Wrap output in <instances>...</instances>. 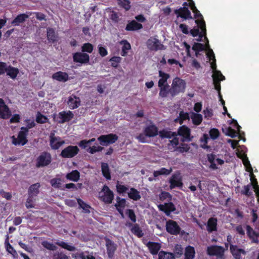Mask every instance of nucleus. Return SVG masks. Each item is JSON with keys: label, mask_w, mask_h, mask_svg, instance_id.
Segmentation results:
<instances>
[{"label": "nucleus", "mask_w": 259, "mask_h": 259, "mask_svg": "<svg viewBox=\"0 0 259 259\" xmlns=\"http://www.w3.org/2000/svg\"><path fill=\"white\" fill-rule=\"evenodd\" d=\"M190 117H191L189 114L187 112H184V111H181L179 113V116L176 119V122H179L181 124H182L184 121L186 120H190Z\"/></svg>", "instance_id": "44"}, {"label": "nucleus", "mask_w": 259, "mask_h": 259, "mask_svg": "<svg viewBox=\"0 0 259 259\" xmlns=\"http://www.w3.org/2000/svg\"><path fill=\"white\" fill-rule=\"evenodd\" d=\"M93 50V46L90 43H85L82 46V51L91 53Z\"/></svg>", "instance_id": "58"}, {"label": "nucleus", "mask_w": 259, "mask_h": 259, "mask_svg": "<svg viewBox=\"0 0 259 259\" xmlns=\"http://www.w3.org/2000/svg\"><path fill=\"white\" fill-rule=\"evenodd\" d=\"M158 74L160 77L158 82V87H160L161 85L168 84L167 80L169 78V75L162 71L161 70L159 71Z\"/></svg>", "instance_id": "28"}, {"label": "nucleus", "mask_w": 259, "mask_h": 259, "mask_svg": "<svg viewBox=\"0 0 259 259\" xmlns=\"http://www.w3.org/2000/svg\"><path fill=\"white\" fill-rule=\"evenodd\" d=\"M103 149V148L101 146H93L92 147H89L87 149V151L91 154H94L97 152L101 151Z\"/></svg>", "instance_id": "55"}, {"label": "nucleus", "mask_w": 259, "mask_h": 259, "mask_svg": "<svg viewBox=\"0 0 259 259\" xmlns=\"http://www.w3.org/2000/svg\"><path fill=\"white\" fill-rule=\"evenodd\" d=\"M73 113L70 111L60 112L58 114V122L63 123L69 121L73 118Z\"/></svg>", "instance_id": "19"}, {"label": "nucleus", "mask_w": 259, "mask_h": 259, "mask_svg": "<svg viewBox=\"0 0 259 259\" xmlns=\"http://www.w3.org/2000/svg\"><path fill=\"white\" fill-rule=\"evenodd\" d=\"M11 112L8 107L5 104L4 100L0 99V117L4 119L9 118Z\"/></svg>", "instance_id": "16"}, {"label": "nucleus", "mask_w": 259, "mask_h": 259, "mask_svg": "<svg viewBox=\"0 0 259 259\" xmlns=\"http://www.w3.org/2000/svg\"><path fill=\"white\" fill-rule=\"evenodd\" d=\"M128 197L135 201L138 200L141 198L140 192L136 189L132 188L130 191L128 193Z\"/></svg>", "instance_id": "42"}, {"label": "nucleus", "mask_w": 259, "mask_h": 259, "mask_svg": "<svg viewBox=\"0 0 259 259\" xmlns=\"http://www.w3.org/2000/svg\"><path fill=\"white\" fill-rule=\"evenodd\" d=\"M172 171V168L166 169L164 167H162L159 170H155L153 172V176L154 178H156L160 175H169Z\"/></svg>", "instance_id": "37"}, {"label": "nucleus", "mask_w": 259, "mask_h": 259, "mask_svg": "<svg viewBox=\"0 0 259 259\" xmlns=\"http://www.w3.org/2000/svg\"><path fill=\"white\" fill-rule=\"evenodd\" d=\"M116 199L117 203L115 204V206L116 207L117 210L119 211V212L122 215L123 209L124 208L125 206L126 200L125 199L120 198L119 197H117Z\"/></svg>", "instance_id": "31"}, {"label": "nucleus", "mask_w": 259, "mask_h": 259, "mask_svg": "<svg viewBox=\"0 0 259 259\" xmlns=\"http://www.w3.org/2000/svg\"><path fill=\"white\" fill-rule=\"evenodd\" d=\"M56 244L59 245V246H61V247L67 249L68 251H74L76 250V248L74 246H72L71 245L69 244L68 243L65 242L64 241H57L56 243Z\"/></svg>", "instance_id": "43"}, {"label": "nucleus", "mask_w": 259, "mask_h": 259, "mask_svg": "<svg viewBox=\"0 0 259 259\" xmlns=\"http://www.w3.org/2000/svg\"><path fill=\"white\" fill-rule=\"evenodd\" d=\"M143 132V133L137 137V139L141 143L148 142V138L155 137L158 134L157 127L151 123L145 127Z\"/></svg>", "instance_id": "1"}, {"label": "nucleus", "mask_w": 259, "mask_h": 259, "mask_svg": "<svg viewBox=\"0 0 259 259\" xmlns=\"http://www.w3.org/2000/svg\"><path fill=\"white\" fill-rule=\"evenodd\" d=\"M116 189L118 193H123L126 192L128 190V187L126 186L121 185L118 182L116 185Z\"/></svg>", "instance_id": "61"}, {"label": "nucleus", "mask_w": 259, "mask_h": 259, "mask_svg": "<svg viewBox=\"0 0 259 259\" xmlns=\"http://www.w3.org/2000/svg\"><path fill=\"white\" fill-rule=\"evenodd\" d=\"M99 197L105 202L111 203L113 199V193L111 191L109 187L104 186L102 191L99 193Z\"/></svg>", "instance_id": "9"}, {"label": "nucleus", "mask_w": 259, "mask_h": 259, "mask_svg": "<svg viewBox=\"0 0 259 259\" xmlns=\"http://www.w3.org/2000/svg\"><path fill=\"white\" fill-rule=\"evenodd\" d=\"M74 62L81 63H87L89 62L90 57L89 55L83 53H76L73 56Z\"/></svg>", "instance_id": "22"}, {"label": "nucleus", "mask_w": 259, "mask_h": 259, "mask_svg": "<svg viewBox=\"0 0 259 259\" xmlns=\"http://www.w3.org/2000/svg\"><path fill=\"white\" fill-rule=\"evenodd\" d=\"M223 131L226 135L229 136L231 138H235L238 135L237 132L231 127L226 128L225 131L224 129H223Z\"/></svg>", "instance_id": "52"}, {"label": "nucleus", "mask_w": 259, "mask_h": 259, "mask_svg": "<svg viewBox=\"0 0 259 259\" xmlns=\"http://www.w3.org/2000/svg\"><path fill=\"white\" fill-rule=\"evenodd\" d=\"M159 88L160 89L159 95L161 97L165 98L168 96V94H170V89H169L168 84L161 85L160 87H159Z\"/></svg>", "instance_id": "40"}, {"label": "nucleus", "mask_w": 259, "mask_h": 259, "mask_svg": "<svg viewBox=\"0 0 259 259\" xmlns=\"http://www.w3.org/2000/svg\"><path fill=\"white\" fill-rule=\"evenodd\" d=\"M50 146L53 150H57L63 144L65 141L58 136H56L55 131L51 132L49 136Z\"/></svg>", "instance_id": "8"}, {"label": "nucleus", "mask_w": 259, "mask_h": 259, "mask_svg": "<svg viewBox=\"0 0 259 259\" xmlns=\"http://www.w3.org/2000/svg\"><path fill=\"white\" fill-rule=\"evenodd\" d=\"M131 231L133 234L139 237H141L143 236V233L137 224H135L133 226L131 229Z\"/></svg>", "instance_id": "50"}, {"label": "nucleus", "mask_w": 259, "mask_h": 259, "mask_svg": "<svg viewBox=\"0 0 259 259\" xmlns=\"http://www.w3.org/2000/svg\"><path fill=\"white\" fill-rule=\"evenodd\" d=\"M185 259H194L195 255V250L193 247L188 246L185 250Z\"/></svg>", "instance_id": "30"}, {"label": "nucleus", "mask_w": 259, "mask_h": 259, "mask_svg": "<svg viewBox=\"0 0 259 259\" xmlns=\"http://www.w3.org/2000/svg\"><path fill=\"white\" fill-rule=\"evenodd\" d=\"M79 152L78 148L76 146H68L64 149L61 154L63 158H72L75 156Z\"/></svg>", "instance_id": "12"}, {"label": "nucleus", "mask_w": 259, "mask_h": 259, "mask_svg": "<svg viewBox=\"0 0 259 259\" xmlns=\"http://www.w3.org/2000/svg\"><path fill=\"white\" fill-rule=\"evenodd\" d=\"M166 229L169 233L173 235L178 234L181 230L177 222L172 220H168L166 222Z\"/></svg>", "instance_id": "14"}, {"label": "nucleus", "mask_w": 259, "mask_h": 259, "mask_svg": "<svg viewBox=\"0 0 259 259\" xmlns=\"http://www.w3.org/2000/svg\"><path fill=\"white\" fill-rule=\"evenodd\" d=\"M209 135L211 139H216L219 137L220 133L218 129L212 128L210 130Z\"/></svg>", "instance_id": "60"}, {"label": "nucleus", "mask_w": 259, "mask_h": 259, "mask_svg": "<svg viewBox=\"0 0 259 259\" xmlns=\"http://www.w3.org/2000/svg\"><path fill=\"white\" fill-rule=\"evenodd\" d=\"M101 170L104 177L107 180L111 179L109 165L107 163L102 162L101 163Z\"/></svg>", "instance_id": "39"}, {"label": "nucleus", "mask_w": 259, "mask_h": 259, "mask_svg": "<svg viewBox=\"0 0 259 259\" xmlns=\"http://www.w3.org/2000/svg\"><path fill=\"white\" fill-rule=\"evenodd\" d=\"M77 201L78 204H79L80 207H81L84 213H90V208L91 207L85 202H84L81 199L78 198L77 199Z\"/></svg>", "instance_id": "49"}, {"label": "nucleus", "mask_w": 259, "mask_h": 259, "mask_svg": "<svg viewBox=\"0 0 259 259\" xmlns=\"http://www.w3.org/2000/svg\"><path fill=\"white\" fill-rule=\"evenodd\" d=\"M7 250L11 253L14 257L18 256L17 251L14 249L12 245L9 243L7 246Z\"/></svg>", "instance_id": "64"}, {"label": "nucleus", "mask_w": 259, "mask_h": 259, "mask_svg": "<svg viewBox=\"0 0 259 259\" xmlns=\"http://www.w3.org/2000/svg\"><path fill=\"white\" fill-rule=\"evenodd\" d=\"M106 246L108 257L112 258L114 256L115 250L117 248V245L109 239H106Z\"/></svg>", "instance_id": "21"}, {"label": "nucleus", "mask_w": 259, "mask_h": 259, "mask_svg": "<svg viewBox=\"0 0 259 259\" xmlns=\"http://www.w3.org/2000/svg\"><path fill=\"white\" fill-rule=\"evenodd\" d=\"M178 134L182 137V141H190L192 140L190 137V130L185 125H183L179 128Z\"/></svg>", "instance_id": "15"}, {"label": "nucleus", "mask_w": 259, "mask_h": 259, "mask_svg": "<svg viewBox=\"0 0 259 259\" xmlns=\"http://www.w3.org/2000/svg\"><path fill=\"white\" fill-rule=\"evenodd\" d=\"M189 3V5L191 7V9L192 10L193 12L195 14V17L197 19L196 20H202L204 21L203 19L202 15L200 14L199 11L197 9L196 7L195 6L194 3L192 0H188Z\"/></svg>", "instance_id": "33"}, {"label": "nucleus", "mask_w": 259, "mask_h": 259, "mask_svg": "<svg viewBox=\"0 0 259 259\" xmlns=\"http://www.w3.org/2000/svg\"><path fill=\"white\" fill-rule=\"evenodd\" d=\"M52 186L55 188H59L61 185V180L59 178H54L50 181Z\"/></svg>", "instance_id": "57"}, {"label": "nucleus", "mask_w": 259, "mask_h": 259, "mask_svg": "<svg viewBox=\"0 0 259 259\" xmlns=\"http://www.w3.org/2000/svg\"><path fill=\"white\" fill-rule=\"evenodd\" d=\"M47 37L50 41L54 42L57 40V36L53 29L50 28L47 29Z\"/></svg>", "instance_id": "48"}, {"label": "nucleus", "mask_w": 259, "mask_h": 259, "mask_svg": "<svg viewBox=\"0 0 259 259\" xmlns=\"http://www.w3.org/2000/svg\"><path fill=\"white\" fill-rule=\"evenodd\" d=\"M67 104L70 109H74L80 106V100L79 97L72 95L68 97Z\"/></svg>", "instance_id": "17"}, {"label": "nucleus", "mask_w": 259, "mask_h": 259, "mask_svg": "<svg viewBox=\"0 0 259 259\" xmlns=\"http://www.w3.org/2000/svg\"><path fill=\"white\" fill-rule=\"evenodd\" d=\"M80 174L79 172L77 170H73L71 172L67 174L66 178L74 182H77L79 179Z\"/></svg>", "instance_id": "41"}, {"label": "nucleus", "mask_w": 259, "mask_h": 259, "mask_svg": "<svg viewBox=\"0 0 259 259\" xmlns=\"http://www.w3.org/2000/svg\"><path fill=\"white\" fill-rule=\"evenodd\" d=\"M224 248L217 245H211L207 248V253L210 256H217L219 258H222L224 253Z\"/></svg>", "instance_id": "10"}, {"label": "nucleus", "mask_w": 259, "mask_h": 259, "mask_svg": "<svg viewBox=\"0 0 259 259\" xmlns=\"http://www.w3.org/2000/svg\"><path fill=\"white\" fill-rule=\"evenodd\" d=\"M42 245L48 250L55 251L57 249V247L52 243L47 241H44L41 243Z\"/></svg>", "instance_id": "54"}, {"label": "nucleus", "mask_w": 259, "mask_h": 259, "mask_svg": "<svg viewBox=\"0 0 259 259\" xmlns=\"http://www.w3.org/2000/svg\"><path fill=\"white\" fill-rule=\"evenodd\" d=\"M170 188L173 189L175 187H180L183 186L182 177L179 172H176L172 175L169 179Z\"/></svg>", "instance_id": "13"}, {"label": "nucleus", "mask_w": 259, "mask_h": 259, "mask_svg": "<svg viewBox=\"0 0 259 259\" xmlns=\"http://www.w3.org/2000/svg\"><path fill=\"white\" fill-rule=\"evenodd\" d=\"M121 58L120 57L114 56L110 59V61L112 62L111 66L113 67H117L118 63L120 62Z\"/></svg>", "instance_id": "59"}, {"label": "nucleus", "mask_w": 259, "mask_h": 259, "mask_svg": "<svg viewBox=\"0 0 259 259\" xmlns=\"http://www.w3.org/2000/svg\"><path fill=\"white\" fill-rule=\"evenodd\" d=\"M52 161V156L50 153L43 152L37 157L35 166L36 167H42L48 166Z\"/></svg>", "instance_id": "3"}, {"label": "nucleus", "mask_w": 259, "mask_h": 259, "mask_svg": "<svg viewBox=\"0 0 259 259\" xmlns=\"http://www.w3.org/2000/svg\"><path fill=\"white\" fill-rule=\"evenodd\" d=\"M190 117L192 120L193 123L194 124L199 125L202 122V116L200 114L192 113Z\"/></svg>", "instance_id": "45"}, {"label": "nucleus", "mask_w": 259, "mask_h": 259, "mask_svg": "<svg viewBox=\"0 0 259 259\" xmlns=\"http://www.w3.org/2000/svg\"><path fill=\"white\" fill-rule=\"evenodd\" d=\"M36 200V198L35 197H33L32 196L28 195V198L26 200V207L27 208H34V203Z\"/></svg>", "instance_id": "51"}, {"label": "nucleus", "mask_w": 259, "mask_h": 259, "mask_svg": "<svg viewBox=\"0 0 259 259\" xmlns=\"http://www.w3.org/2000/svg\"><path fill=\"white\" fill-rule=\"evenodd\" d=\"M40 184L38 183L34 184L30 186L28 191V195L36 197L39 192Z\"/></svg>", "instance_id": "29"}, {"label": "nucleus", "mask_w": 259, "mask_h": 259, "mask_svg": "<svg viewBox=\"0 0 259 259\" xmlns=\"http://www.w3.org/2000/svg\"><path fill=\"white\" fill-rule=\"evenodd\" d=\"M192 49L195 51H202L206 50L207 51L206 53L207 57L209 58V61L213 60L212 62L215 63V59L214 54L211 49L209 48L208 44L205 46L204 45L198 42H195L192 47Z\"/></svg>", "instance_id": "5"}, {"label": "nucleus", "mask_w": 259, "mask_h": 259, "mask_svg": "<svg viewBox=\"0 0 259 259\" xmlns=\"http://www.w3.org/2000/svg\"><path fill=\"white\" fill-rule=\"evenodd\" d=\"M158 259H175V256L172 253L160 251L158 254Z\"/></svg>", "instance_id": "46"}, {"label": "nucleus", "mask_w": 259, "mask_h": 259, "mask_svg": "<svg viewBox=\"0 0 259 259\" xmlns=\"http://www.w3.org/2000/svg\"><path fill=\"white\" fill-rule=\"evenodd\" d=\"M174 252L177 257H180L183 254V249L180 244L175 245L174 248Z\"/></svg>", "instance_id": "56"}, {"label": "nucleus", "mask_w": 259, "mask_h": 259, "mask_svg": "<svg viewBox=\"0 0 259 259\" xmlns=\"http://www.w3.org/2000/svg\"><path fill=\"white\" fill-rule=\"evenodd\" d=\"M31 13L29 15L27 14H21L18 15L12 22V24L14 26H18L20 24L24 22L26 20L29 18Z\"/></svg>", "instance_id": "24"}, {"label": "nucleus", "mask_w": 259, "mask_h": 259, "mask_svg": "<svg viewBox=\"0 0 259 259\" xmlns=\"http://www.w3.org/2000/svg\"><path fill=\"white\" fill-rule=\"evenodd\" d=\"M211 67L213 70V74L212 76L215 89L219 92L221 90L220 81L225 79V76L219 71L216 70L215 63H211Z\"/></svg>", "instance_id": "4"}, {"label": "nucleus", "mask_w": 259, "mask_h": 259, "mask_svg": "<svg viewBox=\"0 0 259 259\" xmlns=\"http://www.w3.org/2000/svg\"><path fill=\"white\" fill-rule=\"evenodd\" d=\"M159 136L162 138H170L171 136L173 135L171 132L163 130L159 132Z\"/></svg>", "instance_id": "62"}, {"label": "nucleus", "mask_w": 259, "mask_h": 259, "mask_svg": "<svg viewBox=\"0 0 259 259\" xmlns=\"http://www.w3.org/2000/svg\"><path fill=\"white\" fill-rule=\"evenodd\" d=\"M159 208L161 210L164 211L167 215L175 211L176 209L174 204L171 202L165 203L164 205H160Z\"/></svg>", "instance_id": "25"}, {"label": "nucleus", "mask_w": 259, "mask_h": 259, "mask_svg": "<svg viewBox=\"0 0 259 259\" xmlns=\"http://www.w3.org/2000/svg\"><path fill=\"white\" fill-rule=\"evenodd\" d=\"M120 44L123 45V47L122 48V52L121 55L122 56H125L127 53V51L130 50L131 48V45L128 42H127L126 40H123L120 42Z\"/></svg>", "instance_id": "47"}, {"label": "nucleus", "mask_w": 259, "mask_h": 259, "mask_svg": "<svg viewBox=\"0 0 259 259\" xmlns=\"http://www.w3.org/2000/svg\"><path fill=\"white\" fill-rule=\"evenodd\" d=\"M117 139V136L113 134L102 135L98 138V140L100 142V144L103 146H107L114 143Z\"/></svg>", "instance_id": "11"}, {"label": "nucleus", "mask_w": 259, "mask_h": 259, "mask_svg": "<svg viewBox=\"0 0 259 259\" xmlns=\"http://www.w3.org/2000/svg\"><path fill=\"white\" fill-rule=\"evenodd\" d=\"M147 246L152 254H157L161 248L160 244L150 241L147 243Z\"/></svg>", "instance_id": "27"}, {"label": "nucleus", "mask_w": 259, "mask_h": 259, "mask_svg": "<svg viewBox=\"0 0 259 259\" xmlns=\"http://www.w3.org/2000/svg\"><path fill=\"white\" fill-rule=\"evenodd\" d=\"M186 88V83L184 80L179 78H175L171 84L170 88V95L172 97L178 94L184 92Z\"/></svg>", "instance_id": "2"}, {"label": "nucleus", "mask_w": 259, "mask_h": 259, "mask_svg": "<svg viewBox=\"0 0 259 259\" xmlns=\"http://www.w3.org/2000/svg\"><path fill=\"white\" fill-rule=\"evenodd\" d=\"M230 249L235 259H240L241 254L243 255L246 254V251L244 249L239 248L236 245H230Z\"/></svg>", "instance_id": "23"}, {"label": "nucleus", "mask_w": 259, "mask_h": 259, "mask_svg": "<svg viewBox=\"0 0 259 259\" xmlns=\"http://www.w3.org/2000/svg\"><path fill=\"white\" fill-rule=\"evenodd\" d=\"M208 161L210 163V167L213 169H217V164L222 165L224 161L220 158H217L216 155L213 154L207 155Z\"/></svg>", "instance_id": "18"}, {"label": "nucleus", "mask_w": 259, "mask_h": 259, "mask_svg": "<svg viewBox=\"0 0 259 259\" xmlns=\"http://www.w3.org/2000/svg\"><path fill=\"white\" fill-rule=\"evenodd\" d=\"M169 142V144H168L169 149H171L170 146H172L174 148L179 145V140L178 138L176 137H174L171 140H170Z\"/></svg>", "instance_id": "63"}, {"label": "nucleus", "mask_w": 259, "mask_h": 259, "mask_svg": "<svg viewBox=\"0 0 259 259\" xmlns=\"http://www.w3.org/2000/svg\"><path fill=\"white\" fill-rule=\"evenodd\" d=\"M147 46L150 51H157L165 49V47L155 37H150L147 41Z\"/></svg>", "instance_id": "7"}, {"label": "nucleus", "mask_w": 259, "mask_h": 259, "mask_svg": "<svg viewBox=\"0 0 259 259\" xmlns=\"http://www.w3.org/2000/svg\"><path fill=\"white\" fill-rule=\"evenodd\" d=\"M28 130L27 128L22 127L21 128V131L19 132L18 137L15 138V136H12V143L16 145H25L27 140L26 139V133L28 132Z\"/></svg>", "instance_id": "6"}, {"label": "nucleus", "mask_w": 259, "mask_h": 259, "mask_svg": "<svg viewBox=\"0 0 259 259\" xmlns=\"http://www.w3.org/2000/svg\"><path fill=\"white\" fill-rule=\"evenodd\" d=\"M7 68H8L7 69V71H6L7 75L12 79L16 78L19 73V70L16 68L9 65H8Z\"/></svg>", "instance_id": "38"}, {"label": "nucleus", "mask_w": 259, "mask_h": 259, "mask_svg": "<svg viewBox=\"0 0 259 259\" xmlns=\"http://www.w3.org/2000/svg\"><path fill=\"white\" fill-rule=\"evenodd\" d=\"M196 23L197 24V26H198L200 30H201V33L198 35V38L197 39V40L198 41H201L202 40V37L204 36L205 39L207 40V44H208V40L207 37H206V30L205 27V23L204 21L202 20H195Z\"/></svg>", "instance_id": "20"}, {"label": "nucleus", "mask_w": 259, "mask_h": 259, "mask_svg": "<svg viewBox=\"0 0 259 259\" xmlns=\"http://www.w3.org/2000/svg\"><path fill=\"white\" fill-rule=\"evenodd\" d=\"M217 219L213 218H211L208 220L207 225V230L209 232L211 233L217 230Z\"/></svg>", "instance_id": "36"}, {"label": "nucleus", "mask_w": 259, "mask_h": 259, "mask_svg": "<svg viewBox=\"0 0 259 259\" xmlns=\"http://www.w3.org/2000/svg\"><path fill=\"white\" fill-rule=\"evenodd\" d=\"M118 5L124 8L126 11L131 8L130 2L128 0H117Z\"/></svg>", "instance_id": "53"}, {"label": "nucleus", "mask_w": 259, "mask_h": 259, "mask_svg": "<svg viewBox=\"0 0 259 259\" xmlns=\"http://www.w3.org/2000/svg\"><path fill=\"white\" fill-rule=\"evenodd\" d=\"M246 231L247 235L252 240V241L255 243H258L257 233H256L254 230L248 225L246 226Z\"/></svg>", "instance_id": "32"}, {"label": "nucleus", "mask_w": 259, "mask_h": 259, "mask_svg": "<svg viewBox=\"0 0 259 259\" xmlns=\"http://www.w3.org/2000/svg\"><path fill=\"white\" fill-rule=\"evenodd\" d=\"M142 28V25L137 22L136 21H132L127 24L125 29L127 31H133L139 30Z\"/></svg>", "instance_id": "35"}, {"label": "nucleus", "mask_w": 259, "mask_h": 259, "mask_svg": "<svg viewBox=\"0 0 259 259\" xmlns=\"http://www.w3.org/2000/svg\"><path fill=\"white\" fill-rule=\"evenodd\" d=\"M53 78L60 81H66L68 79V75L66 73L58 72L53 75Z\"/></svg>", "instance_id": "34"}, {"label": "nucleus", "mask_w": 259, "mask_h": 259, "mask_svg": "<svg viewBox=\"0 0 259 259\" xmlns=\"http://www.w3.org/2000/svg\"><path fill=\"white\" fill-rule=\"evenodd\" d=\"M175 13L178 14V16H180L185 19L192 18L190 11L186 7L181 8L179 10H176Z\"/></svg>", "instance_id": "26"}]
</instances>
